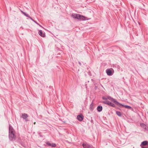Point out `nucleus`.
<instances>
[{
    "label": "nucleus",
    "mask_w": 148,
    "mask_h": 148,
    "mask_svg": "<svg viewBox=\"0 0 148 148\" xmlns=\"http://www.w3.org/2000/svg\"><path fill=\"white\" fill-rule=\"evenodd\" d=\"M46 144L49 146H51L52 147H55L56 146V145L54 143H51L49 142H47L46 143Z\"/></svg>",
    "instance_id": "nucleus-8"
},
{
    "label": "nucleus",
    "mask_w": 148,
    "mask_h": 148,
    "mask_svg": "<svg viewBox=\"0 0 148 148\" xmlns=\"http://www.w3.org/2000/svg\"><path fill=\"white\" fill-rule=\"evenodd\" d=\"M119 105H120L122 106H123L125 108H126L130 109L132 108L130 106H128V105H123L122 104H121L120 103V104H119Z\"/></svg>",
    "instance_id": "nucleus-13"
},
{
    "label": "nucleus",
    "mask_w": 148,
    "mask_h": 148,
    "mask_svg": "<svg viewBox=\"0 0 148 148\" xmlns=\"http://www.w3.org/2000/svg\"><path fill=\"white\" fill-rule=\"evenodd\" d=\"M102 107L101 106H98L97 108V110L98 112H100L102 111Z\"/></svg>",
    "instance_id": "nucleus-12"
},
{
    "label": "nucleus",
    "mask_w": 148,
    "mask_h": 148,
    "mask_svg": "<svg viewBox=\"0 0 148 148\" xmlns=\"http://www.w3.org/2000/svg\"><path fill=\"white\" fill-rule=\"evenodd\" d=\"M28 117V115L25 113H24L22 114L21 117L24 120H26Z\"/></svg>",
    "instance_id": "nucleus-11"
},
{
    "label": "nucleus",
    "mask_w": 148,
    "mask_h": 148,
    "mask_svg": "<svg viewBox=\"0 0 148 148\" xmlns=\"http://www.w3.org/2000/svg\"><path fill=\"white\" fill-rule=\"evenodd\" d=\"M82 145L84 148H94L92 145L87 143H83Z\"/></svg>",
    "instance_id": "nucleus-6"
},
{
    "label": "nucleus",
    "mask_w": 148,
    "mask_h": 148,
    "mask_svg": "<svg viewBox=\"0 0 148 148\" xmlns=\"http://www.w3.org/2000/svg\"><path fill=\"white\" fill-rule=\"evenodd\" d=\"M34 22L35 23H36L37 25H39L40 27H42L41 25H40L39 24H38L36 21H34Z\"/></svg>",
    "instance_id": "nucleus-18"
},
{
    "label": "nucleus",
    "mask_w": 148,
    "mask_h": 148,
    "mask_svg": "<svg viewBox=\"0 0 148 148\" xmlns=\"http://www.w3.org/2000/svg\"><path fill=\"white\" fill-rule=\"evenodd\" d=\"M78 63H79V64L80 65V66L81 65V63L80 62H79Z\"/></svg>",
    "instance_id": "nucleus-21"
},
{
    "label": "nucleus",
    "mask_w": 148,
    "mask_h": 148,
    "mask_svg": "<svg viewBox=\"0 0 148 148\" xmlns=\"http://www.w3.org/2000/svg\"><path fill=\"white\" fill-rule=\"evenodd\" d=\"M102 103L104 104H107L113 107H115V105L114 103L109 101H103Z\"/></svg>",
    "instance_id": "nucleus-4"
},
{
    "label": "nucleus",
    "mask_w": 148,
    "mask_h": 148,
    "mask_svg": "<svg viewBox=\"0 0 148 148\" xmlns=\"http://www.w3.org/2000/svg\"><path fill=\"white\" fill-rule=\"evenodd\" d=\"M71 16L74 18L81 20L82 21H85L86 20L85 17L78 14H73L71 15Z\"/></svg>",
    "instance_id": "nucleus-2"
},
{
    "label": "nucleus",
    "mask_w": 148,
    "mask_h": 148,
    "mask_svg": "<svg viewBox=\"0 0 148 148\" xmlns=\"http://www.w3.org/2000/svg\"><path fill=\"white\" fill-rule=\"evenodd\" d=\"M107 97V99L111 100L117 105L119 106V104H120V103L117 101L116 99L113 98L110 96H108ZM119 106L120 107V106Z\"/></svg>",
    "instance_id": "nucleus-3"
},
{
    "label": "nucleus",
    "mask_w": 148,
    "mask_h": 148,
    "mask_svg": "<svg viewBox=\"0 0 148 148\" xmlns=\"http://www.w3.org/2000/svg\"><path fill=\"white\" fill-rule=\"evenodd\" d=\"M116 114L119 116L120 117L122 115H121V113L119 111H117L116 112Z\"/></svg>",
    "instance_id": "nucleus-15"
},
{
    "label": "nucleus",
    "mask_w": 148,
    "mask_h": 148,
    "mask_svg": "<svg viewBox=\"0 0 148 148\" xmlns=\"http://www.w3.org/2000/svg\"><path fill=\"white\" fill-rule=\"evenodd\" d=\"M102 99L103 100H106L107 99V97H102Z\"/></svg>",
    "instance_id": "nucleus-17"
},
{
    "label": "nucleus",
    "mask_w": 148,
    "mask_h": 148,
    "mask_svg": "<svg viewBox=\"0 0 148 148\" xmlns=\"http://www.w3.org/2000/svg\"><path fill=\"white\" fill-rule=\"evenodd\" d=\"M148 145V141L146 140L142 142L140 146L142 148H148V147H144L145 146Z\"/></svg>",
    "instance_id": "nucleus-5"
},
{
    "label": "nucleus",
    "mask_w": 148,
    "mask_h": 148,
    "mask_svg": "<svg viewBox=\"0 0 148 148\" xmlns=\"http://www.w3.org/2000/svg\"><path fill=\"white\" fill-rule=\"evenodd\" d=\"M39 34L41 37H44L45 36V33H43L42 31L41 30H40L38 31Z\"/></svg>",
    "instance_id": "nucleus-10"
},
{
    "label": "nucleus",
    "mask_w": 148,
    "mask_h": 148,
    "mask_svg": "<svg viewBox=\"0 0 148 148\" xmlns=\"http://www.w3.org/2000/svg\"><path fill=\"white\" fill-rule=\"evenodd\" d=\"M97 88V86H95V89H96Z\"/></svg>",
    "instance_id": "nucleus-23"
},
{
    "label": "nucleus",
    "mask_w": 148,
    "mask_h": 148,
    "mask_svg": "<svg viewBox=\"0 0 148 148\" xmlns=\"http://www.w3.org/2000/svg\"><path fill=\"white\" fill-rule=\"evenodd\" d=\"M112 70L114 71L112 69H107L106 70V72L108 75L109 76L112 75L113 74Z\"/></svg>",
    "instance_id": "nucleus-7"
},
{
    "label": "nucleus",
    "mask_w": 148,
    "mask_h": 148,
    "mask_svg": "<svg viewBox=\"0 0 148 148\" xmlns=\"http://www.w3.org/2000/svg\"><path fill=\"white\" fill-rule=\"evenodd\" d=\"M35 123H36V122H34V124H35Z\"/></svg>",
    "instance_id": "nucleus-25"
},
{
    "label": "nucleus",
    "mask_w": 148,
    "mask_h": 148,
    "mask_svg": "<svg viewBox=\"0 0 148 148\" xmlns=\"http://www.w3.org/2000/svg\"><path fill=\"white\" fill-rule=\"evenodd\" d=\"M21 12L26 17H30V16L28 14H27V13L22 11H21Z\"/></svg>",
    "instance_id": "nucleus-14"
},
{
    "label": "nucleus",
    "mask_w": 148,
    "mask_h": 148,
    "mask_svg": "<svg viewBox=\"0 0 148 148\" xmlns=\"http://www.w3.org/2000/svg\"><path fill=\"white\" fill-rule=\"evenodd\" d=\"M84 116L83 115H78L77 116V119L79 121H82L84 119Z\"/></svg>",
    "instance_id": "nucleus-9"
},
{
    "label": "nucleus",
    "mask_w": 148,
    "mask_h": 148,
    "mask_svg": "<svg viewBox=\"0 0 148 148\" xmlns=\"http://www.w3.org/2000/svg\"><path fill=\"white\" fill-rule=\"evenodd\" d=\"M92 104H91L90 106V109L91 110H93V109L91 107H92Z\"/></svg>",
    "instance_id": "nucleus-19"
},
{
    "label": "nucleus",
    "mask_w": 148,
    "mask_h": 148,
    "mask_svg": "<svg viewBox=\"0 0 148 148\" xmlns=\"http://www.w3.org/2000/svg\"><path fill=\"white\" fill-rule=\"evenodd\" d=\"M14 130L12 127L9 126V137L11 141L14 140H15V136L14 133Z\"/></svg>",
    "instance_id": "nucleus-1"
},
{
    "label": "nucleus",
    "mask_w": 148,
    "mask_h": 148,
    "mask_svg": "<svg viewBox=\"0 0 148 148\" xmlns=\"http://www.w3.org/2000/svg\"><path fill=\"white\" fill-rule=\"evenodd\" d=\"M25 120L26 122L29 121V120L28 119H26V120Z\"/></svg>",
    "instance_id": "nucleus-22"
},
{
    "label": "nucleus",
    "mask_w": 148,
    "mask_h": 148,
    "mask_svg": "<svg viewBox=\"0 0 148 148\" xmlns=\"http://www.w3.org/2000/svg\"><path fill=\"white\" fill-rule=\"evenodd\" d=\"M21 144L22 146H23L25 147H26V145L25 144H24V143H23L22 142H21Z\"/></svg>",
    "instance_id": "nucleus-16"
},
{
    "label": "nucleus",
    "mask_w": 148,
    "mask_h": 148,
    "mask_svg": "<svg viewBox=\"0 0 148 148\" xmlns=\"http://www.w3.org/2000/svg\"><path fill=\"white\" fill-rule=\"evenodd\" d=\"M93 121V120H91V122H92H92Z\"/></svg>",
    "instance_id": "nucleus-24"
},
{
    "label": "nucleus",
    "mask_w": 148,
    "mask_h": 148,
    "mask_svg": "<svg viewBox=\"0 0 148 148\" xmlns=\"http://www.w3.org/2000/svg\"><path fill=\"white\" fill-rule=\"evenodd\" d=\"M29 18L32 20L33 21H34L30 16V17H29Z\"/></svg>",
    "instance_id": "nucleus-20"
}]
</instances>
